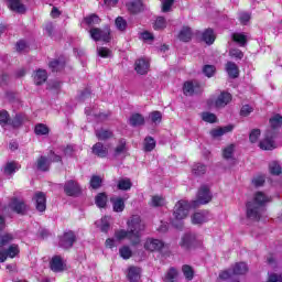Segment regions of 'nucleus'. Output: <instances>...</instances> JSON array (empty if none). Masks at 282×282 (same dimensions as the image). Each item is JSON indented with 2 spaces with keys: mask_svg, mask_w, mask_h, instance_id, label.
Returning <instances> with one entry per match:
<instances>
[{
  "mask_svg": "<svg viewBox=\"0 0 282 282\" xmlns=\"http://www.w3.org/2000/svg\"><path fill=\"white\" fill-rule=\"evenodd\" d=\"M272 197L265 195L263 192H257L253 195V200H250L246 204L247 217L252 221H259L261 219V213L265 204H270Z\"/></svg>",
  "mask_w": 282,
  "mask_h": 282,
  "instance_id": "obj_1",
  "label": "nucleus"
},
{
  "mask_svg": "<svg viewBox=\"0 0 282 282\" xmlns=\"http://www.w3.org/2000/svg\"><path fill=\"white\" fill-rule=\"evenodd\" d=\"M145 229L147 225H144L140 216L134 215L128 220L129 241L131 246H138L142 241V235H144Z\"/></svg>",
  "mask_w": 282,
  "mask_h": 282,
  "instance_id": "obj_2",
  "label": "nucleus"
},
{
  "mask_svg": "<svg viewBox=\"0 0 282 282\" xmlns=\"http://www.w3.org/2000/svg\"><path fill=\"white\" fill-rule=\"evenodd\" d=\"M213 199V193H210V187L208 185H202L200 188L198 189L197 194V200L192 202L193 208H197L199 204H208Z\"/></svg>",
  "mask_w": 282,
  "mask_h": 282,
  "instance_id": "obj_3",
  "label": "nucleus"
},
{
  "mask_svg": "<svg viewBox=\"0 0 282 282\" xmlns=\"http://www.w3.org/2000/svg\"><path fill=\"white\" fill-rule=\"evenodd\" d=\"M193 208V203H188L187 200H178L174 206V217L182 221V219H186L188 217V210Z\"/></svg>",
  "mask_w": 282,
  "mask_h": 282,
  "instance_id": "obj_4",
  "label": "nucleus"
},
{
  "mask_svg": "<svg viewBox=\"0 0 282 282\" xmlns=\"http://www.w3.org/2000/svg\"><path fill=\"white\" fill-rule=\"evenodd\" d=\"M90 39L93 41H104V43H109L111 41V30L109 29H98L93 28L89 30Z\"/></svg>",
  "mask_w": 282,
  "mask_h": 282,
  "instance_id": "obj_5",
  "label": "nucleus"
},
{
  "mask_svg": "<svg viewBox=\"0 0 282 282\" xmlns=\"http://www.w3.org/2000/svg\"><path fill=\"white\" fill-rule=\"evenodd\" d=\"M76 234L74 231H64V234L59 236L58 246L64 250H69V248H73L74 243H76Z\"/></svg>",
  "mask_w": 282,
  "mask_h": 282,
  "instance_id": "obj_6",
  "label": "nucleus"
},
{
  "mask_svg": "<svg viewBox=\"0 0 282 282\" xmlns=\"http://www.w3.org/2000/svg\"><path fill=\"white\" fill-rule=\"evenodd\" d=\"M199 243L200 242L197 238V235L193 232H187L182 237L181 248H184V250H193V248H197Z\"/></svg>",
  "mask_w": 282,
  "mask_h": 282,
  "instance_id": "obj_7",
  "label": "nucleus"
},
{
  "mask_svg": "<svg viewBox=\"0 0 282 282\" xmlns=\"http://www.w3.org/2000/svg\"><path fill=\"white\" fill-rule=\"evenodd\" d=\"M21 249H19V245L12 243L8 249L0 248V263H6L8 257L10 259H14V257H19Z\"/></svg>",
  "mask_w": 282,
  "mask_h": 282,
  "instance_id": "obj_8",
  "label": "nucleus"
},
{
  "mask_svg": "<svg viewBox=\"0 0 282 282\" xmlns=\"http://www.w3.org/2000/svg\"><path fill=\"white\" fill-rule=\"evenodd\" d=\"M204 88H202V84L197 80L185 82L183 85V94L185 96H195L197 94H202Z\"/></svg>",
  "mask_w": 282,
  "mask_h": 282,
  "instance_id": "obj_9",
  "label": "nucleus"
},
{
  "mask_svg": "<svg viewBox=\"0 0 282 282\" xmlns=\"http://www.w3.org/2000/svg\"><path fill=\"white\" fill-rule=\"evenodd\" d=\"M64 193L68 197H78L83 189L80 188V184L74 180L66 181L64 184Z\"/></svg>",
  "mask_w": 282,
  "mask_h": 282,
  "instance_id": "obj_10",
  "label": "nucleus"
},
{
  "mask_svg": "<svg viewBox=\"0 0 282 282\" xmlns=\"http://www.w3.org/2000/svg\"><path fill=\"white\" fill-rule=\"evenodd\" d=\"M144 248L149 252H160L164 248V241L155 238H148L144 242Z\"/></svg>",
  "mask_w": 282,
  "mask_h": 282,
  "instance_id": "obj_11",
  "label": "nucleus"
},
{
  "mask_svg": "<svg viewBox=\"0 0 282 282\" xmlns=\"http://www.w3.org/2000/svg\"><path fill=\"white\" fill-rule=\"evenodd\" d=\"M10 207L14 213H18V215H25V213H28V204H25V200L20 198H12Z\"/></svg>",
  "mask_w": 282,
  "mask_h": 282,
  "instance_id": "obj_12",
  "label": "nucleus"
},
{
  "mask_svg": "<svg viewBox=\"0 0 282 282\" xmlns=\"http://www.w3.org/2000/svg\"><path fill=\"white\" fill-rule=\"evenodd\" d=\"M274 138V132L272 130H268L265 132V138L260 141L259 147L263 151H272L274 149V141L272 140Z\"/></svg>",
  "mask_w": 282,
  "mask_h": 282,
  "instance_id": "obj_13",
  "label": "nucleus"
},
{
  "mask_svg": "<svg viewBox=\"0 0 282 282\" xmlns=\"http://www.w3.org/2000/svg\"><path fill=\"white\" fill-rule=\"evenodd\" d=\"M127 279L129 282H140L142 279V268L131 265L127 270Z\"/></svg>",
  "mask_w": 282,
  "mask_h": 282,
  "instance_id": "obj_14",
  "label": "nucleus"
},
{
  "mask_svg": "<svg viewBox=\"0 0 282 282\" xmlns=\"http://www.w3.org/2000/svg\"><path fill=\"white\" fill-rule=\"evenodd\" d=\"M35 199V207L39 213H45L47 208V199L45 198V193L37 192L34 196Z\"/></svg>",
  "mask_w": 282,
  "mask_h": 282,
  "instance_id": "obj_15",
  "label": "nucleus"
},
{
  "mask_svg": "<svg viewBox=\"0 0 282 282\" xmlns=\"http://www.w3.org/2000/svg\"><path fill=\"white\" fill-rule=\"evenodd\" d=\"M230 100H232V95H230V93L223 91L215 100V107L217 109H224Z\"/></svg>",
  "mask_w": 282,
  "mask_h": 282,
  "instance_id": "obj_16",
  "label": "nucleus"
},
{
  "mask_svg": "<svg viewBox=\"0 0 282 282\" xmlns=\"http://www.w3.org/2000/svg\"><path fill=\"white\" fill-rule=\"evenodd\" d=\"M50 268L53 272H63L65 270V263L61 256H54L50 261Z\"/></svg>",
  "mask_w": 282,
  "mask_h": 282,
  "instance_id": "obj_17",
  "label": "nucleus"
},
{
  "mask_svg": "<svg viewBox=\"0 0 282 282\" xmlns=\"http://www.w3.org/2000/svg\"><path fill=\"white\" fill-rule=\"evenodd\" d=\"M149 67H150L149 61L144 58H139L134 63V69L137 74H140L141 76H144V74L149 73Z\"/></svg>",
  "mask_w": 282,
  "mask_h": 282,
  "instance_id": "obj_18",
  "label": "nucleus"
},
{
  "mask_svg": "<svg viewBox=\"0 0 282 282\" xmlns=\"http://www.w3.org/2000/svg\"><path fill=\"white\" fill-rule=\"evenodd\" d=\"M91 152L97 158H107L109 155V149L102 144V142H97L93 145Z\"/></svg>",
  "mask_w": 282,
  "mask_h": 282,
  "instance_id": "obj_19",
  "label": "nucleus"
},
{
  "mask_svg": "<svg viewBox=\"0 0 282 282\" xmlns=\"http://www.w3.org/2000/svg\"><path fill=\"white\" fill-rule=\"evenodd\" d=\"M128 10L131 14H138L144 10V4L142 3V0H132L128 3Z\"/></svg>",
  "mask_w": 282,
  "mask_h": 282,
  "instance_id": "obj_20",
  "label": "nucleus"
},
{
  "mask_svg": "<svg viewBox=\"0 0 282 282\" xmlns=\"http://www.w3.org/2000/svg\"><path fill=\"white\" fill-rule=\"evenodd\" d=\"M52 164V161L47 159L46 156H40L36 161V169L37 171H42L43 173L50 171V165Z\"/></svg>",
  "mask_w": 282,
  "mask_h": 282,
  "instance_id": "obj_21",
  "label": "nucleus"
},
{
  "mask_svg": "<svg viewBox=\"0 0 282 282\" xmlns=\"http://www.w3.org/2000/svg\"><path fill=\"white\" fill-rule=\"evenodd\" d=\"M231 39L239 47H246L248 45V35L243 33H232Z\"/></svg>",
  "mask_w": 282,
  "mask_h": 282,
  "instance_id": "obj_22",
  "label": "nucleus"
},
{
  "mask_svg": "<svg viewBox=\"0 0 282 282\" xmlns=\"http://www.w3.org/2000/svg\"><path fill=\"white\" fill-rule=\"evenodd\" d=\"M33 80L35 85H43L47 80V70L45 69H37L33 75Z\"/></svg>",
  "mask_w": 282,
  "mask_h": 282,
  "instance_id": "obj_23",
  "label": "nucleus"
},
{
  "mask_svg": "<svg viewBox=\"0 0 282 282\" xmlns=\"http://www.w3.org/2000/svg\"><path fill=\"white\" fill-rule=\"evenodd\" d=\"M232 129H235V127H232V126L216 128V129L210 130V135H212V138H221V135H225V133H230V131H232Z\"/></svg>",
  "mask_w": 282,
  "mask_h": 282,
  "instance_id": "obj_24",
  "label": "nucleus"
},
{
  "mask_svg": "<svg viewBox=\"0 0 282 282\" xmlns=\"http://www.w3.org/2000/svg\"><path fill=\"white\" fill-rule=\"evenodd\" d=\"M145 120L141 113H133L129 119L130 127H143Z\"/></svg>",
  "mask_w": 282,
  "mask_h": 282,
  "instance_id": "obj_25",
  "label": "nucleus"
},
{
  "mask_svg": "<svg viewBox=\"0 0 282 282\" xmlns=\"http://www.w3.org/2000/svg\"><path fill=\"white\" fill-rule=\"evenodd\" d=\"M226 72L229 78H239V67L234 62H228L226 64Z\"/></svg>",
  "mask_w": 282,
  "mask_h": 282,
  "instance_id": "obj_26",
  "label": "nucleus"
},
{
  "mask_svg": "<svg viewBox=\"0 0 282 282\" xmlns=\"http://www.w3.org/2000/svg\"><path fill=\"white\" fill-rule=\"evenodd\" d=\"M231 270L234 276H239L248 272V264H246L245 262H237Z\"/></svg>",
  "mask_w": 282,
  "mask_h": 282,
  "instance_id": "obj_27",
  "label": "nucleus"
},
{
  "mask_svg": "<svg viewBox=\"0 0 282 282\" xmlns=\"http://www.w3.org/2000/svg\"><path fill=\"white\" fill-rule=\"evenodd\" d=\"M48 67L52 72H63V69H65V59H54L50 62Z\"/></svg>",
  "mask_w": 282,
  "mask_h": 282,
  "instance_id": "obj_28",
  "label": "nucleus"
},
{
  "mask_svg": "<svg viewBox=\"0 0 282 282\" xmlns=\"http://www.w3.org/2000/svg\"><path fill=\"white\" fill-rule=\"evenodd\" d=\"M115 213H122L124 210V199L121 197L110 198Z\"/></svg>",
  "mask_w": 282,
  "mask_h": 282,
  "instance_id": "obj_29",
  "label": "nucleus"
},
{
  "mask_svg": "<svg viewBox=\"0 0 282 282\" xmlns=\"http://www.w3.org/2000/svg\"><path fill=\"white\" fill-rule=\"evenodd\" d=\"M180 41H183V43H188L191 39H193V31L188 26H184L180 33H178Z\"/></svg>",
  "mask_w": 282,
  "mask_h": 282,
  "instance_id": "obj_30",
  "label": "nucleus"
},
{
  "mask_svg": "<svg viewBox=\"0 0 282 282\" xmlns=\"http://www.w3.org/2000/svg\"><path fill=\"white\" fill-rule=\"evenodd\" d=\"M14 241V235L13 234H1L0 235V248H6V246H10Z\"/></svg>",
  "mask_w": 282,
  "mask_h": 282,
  "instance_id": "obj_31",
  "label": "nucleus"
},
{
  "mask_svg": "<svg viewBox=\"0 0 282 282\" xmlns=\"http://www.w3.org/2000/svg\"><path fill=\"white\" fill-rule=\"evenodd\" d=\"M95 135L98 138V140H109L113 138V132L111 130H105L101 128L95 131Z\"/></svg>",
  "mask_w": 282,
  "mask_h": 282,
  "instance_id": "obj_32",
  "label": "nucleus"
},
{
  "mask_svg": "<svg viewBox=\"0 0 282 282\" xmlns=\"http://www.w3.org/2000/svg\"><path fill=\"white\" fill-rule=\"evenodd\" d=\"M203 41L207 45H213L215 43V31L213 29H207L203 33Z\"/></svg>",
  "mask_w": 282,
  "mask_h": 282,
  "instance_id": "obj_33",
  "label": "nucleus"
},
{
  "mask_svg": "<svg viewBox=\"0 0 282 282\" xmlns=\"http://www.w3.org/2000/svg\"><path fill=\"white\" fill-rule=\"evenodd\" d=\"M84 23L88 25V28H94V25L100 24V17L96 13H93L84 19Z\"/></svg>",
  "mask_w": 282,
  "mask_h": 282,
  "instance_id": "obj_34",
  "label": "nucleus"
},
{
  "mask_svg": "<svg viewBox=\"0 0 282 282\" xmlns=\"http://www.w3.org/2000/svg\"><path fill=\"white\" fill-rule=\"evenodd\" d=\"M206 221H208V219L206 218V214L202 212H197L192 216V224L194 225L206 224Z\"/></svg>",
  "mask_w": 282,
  "mask_h": 282,
  "instance_id": "obj_35",
  "label": "nucleus"
},
{
  "mask_svg": "<svg viewBox=\"0 0 282 282\" xmlns=\"http://www.w3.org/2000/svg\"><path fill=\"white\" fill-rule=\"evenodd\" d=\"M207 167L204 163H195L192 167V173L197 176L206 175Z\"/></svg>",
  "mask_w": 282,
  "mask_h": 282,
  "instance_id": "obj_36",
  "label": "nucleus"
},
{
  "mask_svg": "<svg viewBox=\"0 0 282 282\" xmlns=\"http://www.w3.org/2000/svg\"><path fill=\"white\" fill-rule=\"evenodd\" d=\"M26 120H28V117H25V115L23 113L15 115V117L11 121V126L14 129H19V127H21Z\"/></svg>",
  "mask_w": 282,
  "mask_h": 282,
  "instance_id": "obj_37",
  "label": "nucleus"
},
{
  "mask_svg": "<svg viewBox=\"0 0 282 282\" xmlns=\"http://www.w3.org/2000/svg\"><path fill=\"white\" fill-rule=\"evenodd\" d=\"M95 203L98 208H105L107 206V194L106 193H99L95 197Z\"/></svg>",
  "mask_w": 282,
  "mask_h": 282,
  "instance_id": "obj_38",
  "label": "nucleus"
},
{
  "mask_svg": "<svg viewBox=\"0 0 282 282\" xmlns=\"http://www.w3.org/2000/svg\"><path fill=\"white\" fill-rule=\"evenodd\" d=\"M127 152V140L120 139L118 145L115 149V155L118 158V155H122V153Z\"/></svg>",
  "mask_w": 282,
  "mask_h": 282,
  "instance_id": "obj_39",
  "label": "nucleus"
},
{
  "mask_svg": "<svg viewBox=\"0 0 282 282\" xmlns=\"http://www.w3.org/2000/svg\"><path fill=\"white\" fill-rule=\"evenodd\" d=\"M131 186H133V183H131V180L122 178L118 182L117 188L119 191H131Z\"/></svg>",
  "mask_w": 282,
  "mask_h": 282,
  "instance_id": "obj_40",
  "label": "nucleus"
},
{
  "mask_svg": "<svg viewBox=\"0 0 282 282\" xmlns=\"http://www.w3.org/2000/svg\"><path fill=\"white\" fill-rule=\"evenodd\" d=\"M177 281V270L175 268H171L163 279V282H176Z\"/></svg>",
  "mask_w": 282,
  "mask_h": 282,
  "instance_id": "obj_41",
  "label": "nucleus"
},
{
  "mask_svg": "<svg viewBox=\"0 0 282 282\" xmlns=\"http://www.w3.org/2000/svg\"><path fill=\"white\" fill-rule=\"evenodd\" d=\"M182 271L187 281H193V276H195V271H193V267L184 264Z\"/></svg>",
  "mask_w": 282,
  "mask_h": 282,
  "instance_id": "obj_42",
  "label": "nucleus"
},
{
  "mask_svg": "<svg viewBox=\"0 0 282 282\" xmlns=\"http://www.w3.org/2000/svg\"><path fill=\"white\" fill-rule=\"evenodd\" d=\"M164 204H166V200L162 196L160 195L152 196L151 206H153L154 208H160L164 206Z\"/></svg>",
  "mask_w": 282,
  "mask_h": 282,
  "instance_id": "obj_43",
  "label": "nucleus"
},
{
  "mask_svg": "<svg viewBox=\"0 0 282 282\" xmlns=\"http://www.w3.org/2000/svg\"><path fill=\"white\" fill-rule=\"evenodd\" d=\"M144 151L151 152L153 149H155V139L153 137H147L144 139Z\"/></svg>",
  "mask_w": 282,
  "mask_h": 282,
  "instance_id": "obj_44",
  "label": "nucleus"
},
{
  "mask_svg": "<svg viewBox=\"0 0 282 282\" xmlns=\"http://www.w3.org/2000/svg\"><path fill=\"white\" fill-rule=\"evenodd\" d=\"M232 155H235V144H230L223 150V156L225 160H232Z\"/></svg>",
  "mask_w": 282,
  "mask_h": 282,
  "instance_id": "obj_45",
  "label": "nucleus"
},
{
  "mask_svg": "<svg viewBox=\"0 0 282 282\" xmlns=\"http://www.w3.org/2000/svg\"><path fill=\"white\" fill-rule=\"evenodd\" d=\"M269 169H270L271 175H281L282 173L281 165L276 161L271 162L269 164Z\"/></svg>",
  "mask_w": 282,
  "mask_h": 282,
  "instance_id": "obj_46",
  "label": "nucleus"
},
{
  "mask_svg": "<svg viewBox=\"0 0 282 282\" xmlns=\"http://www.w3.org/2000/svg\"><path fill=\"white\" fill-rule=\"evenodd\" d=\"M130 235L131 234H130L129 229L128 230L120 229L115 232V237H116L117 241H122V239L129 240Z\"/></svg>",
  "mask_w": 282,
  "mask_h": 282,
  "instance_id": "obj_47",
  "label": "nucleus"
},
{
  "mask_svg": "<svg viewBox=\"0 0 282 282\" xmlns=\"http://www.w3.org/2000/svg\"><path fill=\"white\" fill-rule=\"evenodd\" d=\"M90 186L95 191L102 186V178L98 175H93L90 178Z\"/></svg>",
  "mask_w": 282,
  "mask_h": 282,
  "instance_id": "obj_48",
  "label": "nucleus"
},
{
  "mask_svg": "<svg viewBox=\"0 0 282 282\" xmlns=\"http://www.w3.org/2000/svg\"><path fill=\"white\" fill-rule=\"evenodd\" d=\"M271 129H279L282 126V117L281 115H275L270 119Z\"/></svg>",
  "mask_w": 282,
  "mask_h": 282,
  "instance_id": "obj_49",
  "label": "nucleus"
},
{
  "mask_svg": "<svg viewBox=\"0 0 282 282\" xmlns=\"http://www.w3.org/2000/svg\"><path fill=\"white\" fill-rule=\"evenodd\" d=\"M36 135H47L50 133V128L43 123H39L35 126Z\"/></svg>",
  "mask_w": 282,
  "mask_h": 282,
  "instance_id": "obj_50",
  "label": "nucleus"
},
{
  "mask_svg": "<svg viewBox=\"0 0 282 282\" xmlns=\"http://www.w3.org/2000/svg\"><path fill=\"white\" fill-rule=\"evenodd\" d=\"M149 118L151 119V121L153 122V124H160V122H162V112L155 110L150 112Z\"/></svg>",
  "mask_w": 282,
  "mask_h": 282,
  "instance_id": "obj_51",
  "label": "nucleus"
},
{
  "mask_svg": "<svg viewBox=\"0 0 282 282\" xmlns=\"http://www.w3.org/2000/svg\"><path fill=\"white\" fill-rule=\"evenodd\" d=\"M119 254L122 259H131L133 251H131V248L124 246L119 249Z\"/></svg>",
  "mask_w": 282,
  "mask_h": 282,
  "instance_id": "obj_52",
  "label": "nucleus"
},
{
  "mask_svg": "<svg viewBox=\"0 0 282 282\" xmlns=\"http://www.w3.org/2000/svg\"><path fill=\"white\" fill-rule=\"evenodd\" d=\"M153 28L154 30H164L166 28V19L164 17L156 18Z\"/></svg>",
  "mask_w": 282,
  "mask_h": 282,
  "instance_id": "obj_53",
  "label": "nucleus"
},
{
  "mask_svg": "<svg viewBox=\"0 0 282 282\" xmlns=\"http://www.w3.org/2000/svg\"><path fill=\"white\" fill-rule=\"evenodd\" d=\"M116 28L120 30V32H124L127 30V20L122 17H118L115 21Z\"/></svg>",
  "mask_w": 282,
  "mask_h": 282,
  "instance_id": "obj_54",
  "label": "nucleus"
},
{
  "mask_svg": "<svg viewBox=\"0 0 282 282\" xmlns=\"http://www.w3.org/2000/svg\"><path fill=\"white\" fill-rule=\"evenodd\" d=\"M17 171H19V167H17V163L14 162L7 163L4 167V173L7 175H12V173H17Z\"/></svg>",
  "mask_w": 282,
  "mask_h": 282,
  "instance_id": "obj_55",
  "label": "nucleus"
},
{
  "mask_svg": "<svg viewBox=\"0 0 282 282\" xmlns=\"http://www.w3.org/2000/svg\"><path fill=\"white\" fill-rule=\"evenodd\" d=\"M97 54L101 58H111V50L107 47H98L97 48Z\"/></svg>",
  "mask_w": 282,
  "mask_h": 282,
  "instance_id": "obj_56",
  "label": "nucleus"
},
{
  "mask_svg": "<svg viewBox=\"0 0 282 282\" xmlns=\"http://www.w3.org/2000/svg\"><path fill=\"white\" fill-rule=\"evenodd\" d=\"M261 135V130L260 129H253L251 130L250 134H249V140L252 144H254L257 142V140H259Z\"/></svg>",
  "mask_w": 282,
  "mask_h": 282,
  "instance_id": "obj_57",
  "label": "nucleus"
},
{
  "mask_svg": "<svg viewBox=\"0 0 282 282\" xmlns=\"http://www.w3.org/2000/svg\"><path fill=\"white\" fill-rule=\"evenodd\" d=\"M232 276H235V274L232 273V269H228L219 273V279L221 281H228V279H232Z\"/></svg>",
  "mask_w": 282,
  "mask_h": 282,
  "instance_id": "obj_58",
  "label": "nucleus"
},
{
  "mask_svg": "<svg viewBox=\"0 0 282 282\" xmlns=\"http://www.w3.org/2000/svg\"><path fill=\"white\" fill-rule=\"evenodd\" d=\"M229 56H231V58H237L238 61H241V58H243V52H241V50L239 48H231L229 50Z\"/></svg>",
  "mask_w": 282,
  "mask_h": 282,
  "instance_id": "obj_59",
  "label": "nucleus"
},
{
  "mask_svg": "<svg viewBox=\"0 0 282 282\" xmlns=\"http://www.w3.org/2000/svg\"><path fill=\"white\" fill-rule=\"evenodd\" d=\"M8 122H10V115L8 113V111H6V110L0 111L1 127H6V124H8Z\"/></svg>",
  "mask_w": 282,
  "mask_h": 282,
  "instance_id": "obj_60",
  "label": "nucleus"
},
{
  "mask_svg": "<svg viewBox=\"0 0 282 282\" xmlns=\"http://www.w3.org/2000/svg\"><path fill=\"white\" fill-rule=\"evenodd\" d=\"M204 122H217V116H215V113H210V112H203L202 116Z\"/></svg>",
  "mask_w": 282,
  "mask_h": 282,
  "instance_id": "obj_61",
  "label": "nucleus"
},
{
  "mask_svg": "<svg viewBox=\"0 0 282 282\" xmlns=\"http://www.w3.org/2000/svg\"><path fill=\"white\" fill-rule=\"evenodd\" d=\"M173 3H175V0H162V12H171Z\"/></svg>",
  "mask_w": 282,
  "mask_h": 282,
  "instance_id": "obj_62",
  "label": "nucleus"
},
{
  "mask_svg": "<svg viewBox=\"0 0 282 282\" xmlns=\"http://www.w3.org/2000/svg\"><path fill=\"white\" fill-rule=\"evenodd\" d=\"M203 73L208 78L213 77V74H215V66H213V65H205L204 68H203Z\"/></svg>",
  "mask_w": 282,
  "mask_h": 282,
  "instance_id": "obj_63",
  "label": "nucleus"
},
{
  "mask_svg": "<svg viewBox=\"0 0 282 282\" xmlns=\"http://www.w3.org/2000/svg\"><path fill=\"white\" fill-rule=\"evenodd\" d=\"M268 282H282V276H281V274L271 273V274H269Z\"/></svg>",
  "mask_w": 282,
  "mask_h": 282,
  "instance_id": "obj_64",
  "label": "nucleus"
}]
</instances>
